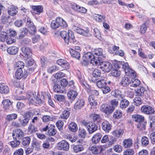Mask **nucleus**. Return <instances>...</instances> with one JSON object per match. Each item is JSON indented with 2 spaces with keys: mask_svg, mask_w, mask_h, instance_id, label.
Returning <instances> with one entry per match:
<instances>
[{
  "mask_svg": "<svg viewBox=\"0 0 155 155\" xmlns=\"http://www.w3.org/2000/svg\"><path fill=\"white\" fill-rule=\"evenodd\" d=\"M61 36L64 39V42L67 44L77 43V41L75 40L73 33L72 32L63 31L60 33Z\"/></svg>",
  "mask_w": 155,
  "mask_h": 155,
  "instance_id": "f257e3e1",
  "label": "nucleus"
},
{
  "mask_svg": "<svg viewBox=\"0 0 155 155\" xmlns=\"http://www.w3.org/2000/svg\"><path fill=\"white\" fill-rule=\"evenodd\" d=\"M91 63L93 65H101L100 68L105 72H109L112 68V65L108 61H103L100 59L95 61H91Z\"/></svg>",
  "mask_w": 155,
  "mask_h": 155,
  "instance_id": "f03ea898",
  "label": "nucleus"
},
{
  "mask_svg": "<svg viewBox=\"0 0 155 155\" xmlns=\"http://www.w3.org/2000/svg\"><path fill=\"white\" fill-rule=\"evenodd\" d=\"M98 60L96 58V56L93 54V53L87 52L84 54L81 63L82 65L87 66L89 64L90 61V63L91 64V61H97Z\"/></svg>",
  "mask_w": 155,
  "mask_h": 155,
  "instance_id": "7ed1b4c3",
  "label": "nucleus"
},
{
  "mask_svg": "<svg viewBox=\"0 0 155 155\" xmlns=\"http://www.w3.org/2000/svg\"><path fill=\"white\" fill-rule=\"evenodd\" d=\"M61 26L64 28H66L68 26L66 22L62 18L60 17H57L55 20H53L51 24V28L55 29Z\"/></svg>",
  "mask_w": 155,
  "mask_h": 155,
  "instance_id": "20e7f679",
  "label": "nucleus"
},
{
  "mask_svg": "<svg viewBox=\"0 0 155 155\" xmlns=\"http://www.w3.org/2000/svg\"><path fill=\"white\" fill-rule=\"evenodd\" d=\"M27 65L28 69L24 71V77L26 78L27 77L34 71L36 67V65L34 59H31L27 61Z\"/></svg>",
  "mask_w": 155,
  "mask_h": 155,
  "instance_id": "39448f33",
  "label": "nucleus"
},
{
  "mask_svg": "<svg viewBox=\"0 0 155 155\" xmlns=\"http://www.w3.org/2000/svg\"><path fill=\"white\" fill-rule=\"evenodd\" d=\"M36 92H28L26 95V97L22 96L20 97L19 100H25L28 99L30 103L35 104L36 101Z\"/></svg>",
  "mask_w": 155,
  "mask_h": 155,
  "instance_id": "423d86ee",
  "label": "nucleus"
},
{
  "mask_svg": "<svg viewBox=\"0 0 155 155\" xmlns=\"http://www.w3.org/2000/svg\"><path fill=\"white\" fill-rule=\"evenodd\" d=\"M128 64V63H125L124 61H117V77L120 75L121 71H124Z\"/></svg>",
  "mask_w": 155,
  "mask_h": 155,
  "instance_id": "0eeeda50",
  "label": "nucleus"
},
{
  "mask_svg": "<svg viewBox=\"0 0 155 155\" xmlns=\"http://www.w3.org/2000/svg\"><path fill=\"white\" fill-rule=\"evenodd\" d=\"M84 125L87 128V130L90 134H92L95 132L97 129V126L92 122H85Z\"/></svg>",
  "mask_w": 155,
  "mask_h": 155,
  "instance_id": "6e6552de",
  "label": "nucleus"
},
{
  "mask_svg": "<svg viewBox=\"0 0 155 155\" xmlns=\"http://www.w3.org/2000/svg\"><path fill=\"white\" fill-rule=\"evenodd\" d=\"M100 109L101 112L107 115L112 113L114 110V108L106 104L102 105L100 107Z\"/></svg>",
  "mask_w": 155,
  "mask_h": 155,
  "instance_id": "1a4fd4ad",
  "label": "nucleus"
},
{
  "mask_svg": "<svg viewBox=\"0 0 155 155\" xmlns=\"http://www.w3.org/2000/svg\"><path fill=\"white\" fill-rule=\"evenodd\" d=\"M12 136L14 140H20L24 136V133L20 129L13 130Z\"/></svg>",
  "mask_w": 155,
  "mask_h": 155,
  "instance_id": "9d476101",
  "label": "nucleus"
},
{
  "mask_svg": "<svg viewBox=\"0 0 155 155\" xmlns=\"http://www.w3.org/2000/svg\"><path fill=\"white\" fill-rule=\"evenodd\" d=\"M84 142L83 140H78L77 141L78 144L73 146V149L74 152L77 153L82 151L84 150V148L82 144Z\"/></svg>",
  "mask_w": 155,
  "mask_h": 155,
  "instance_id": "9b49d317",
  "label": "nucleus"
},
{
  "mask_svg": "<svg viewBox=\"0 0 155 155\" xmlns=\"http://www.w3.org/2000/svg\"><path fill=\"white\" fill-rule=\"evenodd\" d=\"M141 110L143 113L146 114H151L154 112V109L147 105L143 106L141 108Z\"/></svg>",
  "mask_w": 155,
  "mask_h": 155,
  "instance_id": "f8f14e48",
  "label": "nucleus"
},
{
  "mask_svg": "<svg viewBox=\"0 0 155 155\" xmlns=\"http://www.w3.org/2000/svg\"><path fill=\"white\" fill-rule=\"evenodd\" d=\"M58 146L59 150L67 151L69 149V144L67 141L63 140L58 143Z\"/></svg>",
  "mask_w": 155,
  "mask_h": 155,
  "instance_id": "ddd939ff",
  "label": "nucleus"
},
{
  "mask_svg": "<svg viewBox=\"0 0 155 155\" xmlns=\"http://www.w3.org/2000/svg\"><path fill=\"white\" fill-rule=\"evenodd\" d=\"M103 49L99 48L95 49L93 51V54L96 56V58L97 60H102L104 58L103 55Z\"/></svg>",
  "mask_w": 155,
  "mask_h": 155,
  "instance_id": "4468645a",
  "label": "nucleus"
},
{
  "mask_svg": "<svg viewBox=\"0 0 155 155\" xmlns=\"http://www.w3.org/2000/svg\"><path fill=\"white\" fill-rule=\"evenodd\" d=\"M126 75L129 76L130 78H135L136 76V74L135 72L132 69L130 68L128 65L124 70Z\"/></svg>",
  "mask_w": 155,
  "mask_h": 155,
  "instance_id": "2eb2a0df",
  "label": "nucleus"
},
{
  "mask_svg": "<svg viewBox=\"0 0 155 155\" xmlns=\"http://www.w3.org/2000/svg\"><path fill=\"white\" fill-rule=\"evenodd\" d=\"M57 63L64 70L68 69L70 68L69 64L65 60L62 59H59L57 61Z\"/></svg>",
  "mask_w": 155,
  "mask_h": 155,
  "instance_id": "dca6fc26",
  "label": "nucleus"
},
{
  "mask_svg": "<svg viewBox=\"0 0 155 155\" xmlns=\"http://www.w3.org/2000/svg\"><path fill=\"white\" fill-rule=\"evenodd\" d=\"M85 103V101L84 99H78L74 104V108L76 110L81 109L84 107Z\"/></svg>",
  "mask_w": 155,
  "mask_h": 155,
  "instance_id": "f3484780",
  "label": "nucleus"
},
{
  "mask_svg": "<svg viewBox=\"0 0 155 155\" xmlns=\"http://www.w3.org/2000/svg\"><path fill=\"white\" fill-rule=\"evenodd\" d=\"M22 53L24 54L23 56L24 57L28 58L32 55L31 49L28 47H23L21 48Z\"/></svg>",
  "mask_w": 155,
  "mask_h": 155,
  "instance_id": "a211bd4d",
  "label": "nucleus"
},
{
  "mask_svg": "<svg viewBox=\"0 0 155 155\" xmlns=\"http://www.w3.org/2000/svg\"><path fill=\"white\" fill-rule=\"evenodd\" d=\"M36 101L37 103L38 104H44L45 101V98L43 93L41 92H38L37 95L36 97Z\"/></svg>",
  "mask_w": 155,
  "mask_h": 155,
  "instance_id": "6ab92c4d",
  "label": "nucleus"
},
{
  "mask_svg": "<svg viewBox=\"0 0 155 155\" xmlns=\"http://www.w3.org/2000/svg\"><path fill=\"white\" fill-rule=\"evenodd\" d=\"M78 93L76 91L73 89L71 90L68 93L67 96L68 99L71 102L74 100L78 95Z\"/></svg>",
  "mask_w": 155,
  "mask_h": 155,
  "instance_id": "aec40b11",
  "label": "nucleus"
},
{
  "mask_svg": "<svg viewBox=\"0 0 155 155\" xmlns=\"http://www.w3.org/2000/svg\"><path fill=\"white\" fill-rule=\"evenodd\" d=\"M102 128L106 133H108L111 130V125L107 121H105L102 122Z\"/></svg>",
  "mask_w": 155,
  "mask_h": 155,
  "instance_id": "412c9836",
  "label": "nucleus"
},
{
  "mask_svg": "<svg viewBox=\"0 0 155 155\" xmlns=\"http://www.w3.org/2000/svg\"><path fill=\"white\" fill-rule=\"evenodd\" d=\"M32 10L31 12H33L37 14H40L43 12V8L41 5H34L32 6Z\"/></svg>",
  "mask_w": 155,
  "mask_h": 155,
  "instance_id": "4be33fe9",
  "label": "nucleus"
},
{
  "mask_svg": "<svg viewBox=\"0 0 155 155\" xmlns=\"http://www.w3.org/2000/svg\"><path fill=\"white\" fill-rule=\"evenodd\" d=\"M102 137V135L100 133L95 134L92 137L91 140L92 143L94 144H97L99 142Z\"/></svg>",
  "mask_w": 155,
  "mask_h": 155,
  "instance_id": "5701e85b",
  "label": "nucleus"
},
{
  "mask_svg": "<svg viewBox=\"0 0 155 155\" xmlns=\"http://www.w3.org/2000/svg\"><path fill=\"white\" fill-rule=\"evenodd\" d=\"M53 89L54 91L57 93H63L65 92L63 87L61 86V84H58V83H55L53 87Z\"/></svg>",
  "mask_w": 155,
  "mask_h": 155,
  "instance_id": "b1692460",
  "label": "nucleus"
},
{
  "mask_svg": "<svg viewBox=\"0 0 155 155\" xmlns=\"http://www.w3.org/2000/svg\"><path fill=\"white\" fill-rule=\"evenodd\" d=\"M132 118L134 121L139 123L145 121L144 117L139 114H135L133 115Z\"/></svg>",
  "mask_w": 155,
  "mask_h": 155,
  "instance_id": "393cba45",
  "label": "nucleus"
},
{
  "mask_svg": "<svg viewBox=\"0 0 155 155\" xmlns=\"http://www.w3.org/2000/svg\"><path fill=\"white\" fill-rule=\"evenodd\" d=\"M9 91V89L8 86L3 83H0V93L6 94Z\"/></svg>",
  "mask_w": 155,
  "mask_h": 155,
  "instance_id": "a878e982",
  "label": "nucleus"
},
{
  "mask_svg": "<svg viewBox=\"0 0 155 155\" xmlns=\"http://www.w3.org/2000/svg\"><path fill=\"white\" fill-rule=\"evenodd\" d=\"M89 150L91 151L93 154H97L101 153L103 149L100 146H94L90 147Z\"/></svg>",
  "mask_w": 155,
  "mask_h": 155,
  "instance_id": "bb28decb",
  "label": "nucleus"
},
{
  "mask_svg": "<svg viewBox=\"0 0 155 155\" xmlns=\"http://www.w3.org/2000/svg\"><path fill=\"white\" fill-rule=\"evenodd\" d=\"M18 50V48L15 46H13L8 48L7 51L10 54L15 55L17 53Z\"/></svg>",
  "mask_w": 155,
  "mask_h": 155,
  "instance_id": "cd10ccee",
  "label": "nucleus"
},
{
  "mask_svg": "<svg viewBox=\"0 0 155 155\" xmlns=\"http://www.w3.org/2000/svg\"><path fill=\"white\" fill-rule=\"evenodd\" d=\"M18 8L13 6L8 8V14L11 16H14L18 13Z\"/></svg>",
  "mask_w": 155,
  "mask_h": 155,
  "instance_id": "c85d7f7f",
  "label": "nucleus"
},
{
  "mask_svg": "<svg viewBox=\"0 0 155 155\" xmlns=\"http://www.w3.org/2000/svg\"><path fill=\"white\" fill-rule=\"evenodd\" d=\"M55 127L54 125L50 124V126L49 127L47 134L50 136H54L56 134L57 131L55 129Z\"/></svg>",
  "mask_w": 155,
  "mask_h": 155,
  "instance_id": "c756f323",
  "label": "nucleus"
},
{
  "mask_svg": "<svg viewBox=\"0 0 155 155\" xmlns=\"http://www.w3.org/2000/svg\"><path fill=\"white\" fill-rule=\"evenodd\" d=\"M68 127L70 131L73 132H75L78 129L77 124L73 121H72L69 124Z\"/></svg>",
  "mask_w": 155,
  "mask_h": 155,
  "instance_id": "7c9ffc66",
  "label": "nucleus"
},
{
  "mask_svg": "<svg viewBox=\"0 0 155 155\" xmlns=\"http://www.w3.org/2000/svg\"><path fill=\"white\" fill-rule=\"evenodd\" d=\"M145 89L143 87H140L137 90H135V95L136 96L142 97L143 96Z\"/></svg>",
  "mask_w": 155,
  "mask_h": 155,
  "instance_id": "2f4dec72",
  "label": "nucleus"
},
{
  "mask_svg": "<svg viewBox=\"0 0 155 155\" xmlns=\"http://www.w3.org/2000/svg\"><path fill=\"white\" fill-rule=\"evenodd\" d=\"M70 52L71 56L73 57L74 58L78 60L80 59L81 57L79 52L72 49H71L70 50Z\"/></svg>",
  "mask_w": 155,
  "mask_h": 155,
  "instance_id": "473e14b6",
  "label": "nucleus"
},
{
  "mask_svg": "<svg viewBox=\"0 0 155 155\" xmlns=\"http://www.w3.org/2000/svg\"><path fill=\"white\" fill-rule=\"evenodd\" d=\"M15 77L18 79H20L22 77L25 79L26 78L24 77V74H23V71L21 68L17 69L15 74Z\"/></svg>",
  "mask_w": 155,
  "mask_h": 155,
  "instance_id": "72a5a7b5",
  "label": "nucleus"
},
{
  "mask_svg": "<svg viewBox=\"0 0 155 155\" xmlns=\"http://www.w3.org/2000/svg\"><path fill=\"white\" fill-rule=\"evenodd\" d=\"M2 104L3 105V108L5 110L9 109L12 104V103L9 100H4Z\"/></svg>",
  "mask_w": 155,
  "mask_h": 155,
  "instance_id": "f704fd0d",
  "label": "nucleus"
},
{
  "mask_svg": "<svg viewBox=\"0 0 155 155\" xmlns=\"http://www.w3.org/2000/svg\"><path fill=\"white\" fill-rule=\"evenodd\" d=\"M132 144V140L130 138L125 139L123 142V146L126 148L130 147Z\"/></svg>",
  "mask_w": 155,
  "mask_h": 155,
  "instance_id": "c9c22d12",
  "label": "nucleus"
},
{
  "mask_svg": "<svg viewBox=\"0 0 155 155\" xmlns=\"http://www.w3.org/2000/svg\"><path fill=\"white\" fill-rule=\"evenodd\" d=\"M18 117L16 114L13 113L7 115L6 117V120L8 121H11L15 120Z\"/></svg>",
  "mask_w": 155,
  "mask_h": 155,
  "instance_id": "e433bc0d",
  "label": "nucleus"
},
{
  "mask_svg": "<svg viewBox=\"0 0 155 155\" xmlns=\"http://www.w3.org/2000/svg\"><path fill=\"white\" fill-rule=\"evenodd\" d=\"M22 143L24 146L28 147L30 143L31 138L29 137H24L22 139Z\"/></svg>",
  "mask_w": 155,
  "mask_h": 155,
  "instance_id": "4c0bfd02",
  "label": "nucleus"
},
{
  "mask_svg": "<svg viewBox=\"0 0 155 155\" xmlns=\"http://www.w3.org/2000/svg\"><path fill=\"white\" fill-rule=\"evenodd\" d=\"M129 102L127 100L124 99L122 100L120 102V107L121 108H126L129 105Z\"/></svg>",
  "mask_w": 155,
  "mask_h": 155,
  "instance_id": "58836bf2",
  "label": "nucleus"
},
{
  "mask_svg": "<svg viewBox=\"0 0 155 155\" xmlns=\"http://www.w3.org/2000/svg\"><path fill=\"white\" fill-rule=\"evenodd\" d=\"M106 84L107 83L104 79L98 80L97 83V85L99 88L104 87Z\"/></svg>",
  "mask_w": 155,
  "mask_h": 155,
  "instance_id": "ea45409f",
  "label": "nucleus"
},
{
  "mask_svg": "<svg viewBox=\"0 0 155 155\" xmlns=\"http://www.w3.org/2000/svg\"><path fill=\"white\" fill-rule=\"evenodd\" d=\"M140 83V82L139 80L133 79L131 81L130 84L131 86L136 87L139 86Z\"/></svg>",
  "mask_w": 155,
  "mask_h": 155,
  "instance_id": "a19ab883",
  "label": "nucleus"
},
{
  "mask_svg": "<svg viewBox=\"0 0 155 155\" xmlns=\"http://www.w3.org/2000/svg\"><path fill=\"white\" fill-rule=\"evenodd\" d=\"M78 135L79 137L84 138L87 135L86 130L80 128L78 131Z\"/></svg>",
  "mask_w": 155,
  "mask_h": 155,
  "instance_id": "79ce46f5",
  "label": "nucleus"
},
{
  "mask_svg": "<svg viewBox=\"0 0 155 155\" xmlns=\"http://www.w3.org/2000/svg\"><path fill=\"white\" fill-rule=\"evenodd\" d=\"M76 73L77 77L79 80V81L81 84L85 81L84 76L81 75V72L79 71H77Z\"/></svg>",
  "mask_w": 155,
  "mask_h": 155,
  "instance_id": "37998d69",
  "label": "nucleus"
},
{
  "mask_svg": "<svg viewBox=\"0 0 155 155\" xmlns=\"http://www.w3.org/2000/svg\"><path fill=\"white\" fill-rule=\"evenodd\" d=\"M146 121L139 123L137 125V128L140 130H145L146 129Z\"/></svg>",
  "mask_w": 155,
  "mask_h": 155,
  "instance_id": "c03bdc74",
  "label": "nucleus"
},
{
  "mask_svg": "<svg viewBox=\"0 0 155 155\" xmlns=\"http://www.w3.org/2000/svg\"><path fill=\"white\" fill-rule=\"evenodd\" d=\"M130 83V80L127 77H124L120 82V84L123 86H127Z\"/></svg>",
  "mask_w": 155,
  "mask_h": 155,
  "instance_id": "a18cd8bd",
  "label": "nucleus"
},
{
  "mask_svg": "<svg viewBox=\"0 0 155 155\" xmlns=\"http://www.w3.org/2000/svg\"><path fill=\"white\" fill-rule=\"evenodd\" d=\"M88 101L91 106H96L97 104V102L94 99L92 95H89L88 99Z\"/></svg>",
  "mask_w": 155,
  "mask_h": 155,
  "instance_id": "49530a36",
  "label": "nucleus"
},
{
  "mask_svg": "<svg viewBox=\"0 0 155 155\" xmlns=\"http://www.w3.org/2000/svg\"><path fill=\"white\" fill-rule=\"evenodd\" d=\"M65 74L61 72H59L56 73L54 75V78L56 79L54 80V81L57 82V80L60 79L62 78L65 76Z\"/></svg>",
  "mask_w": 155,
  "mask_h": 155,
  "instance_id": "de8ad7c7",
  "label": "nucleus"
},
{
  "mask_svg": "<svg viewBox=\"0 0 155 155\" xmlns=\"http://www.w3.org/2000/svg\"><path fill=\"white\" fill-rule=\"evenodd\" d=\"M32 116L33 111L31 110H29L25 112L24 117L27 118L30 120Z\"/></svg>",
  "mask_w": 155,
  "mask_h": 155,
  "instance_id": "09e8293b",
  "label": "nucleus"
},
{
  "mask_svg": "<svg viewBox=\"0 0 155 155\" xmlns=\"http://www.w3.org/2000/svg\"><path fill=\"white\" fill-rule=\"evenodd\" d=\"M28 32L27 29L26 28H23L21 30V34L19 35L20 38H22L23 37L26 36Z\"/></svg>",
  "mask_w": 155,
  "mask_h": 155,
  "instance_id": "8fccbe9b",
  "label": "nucleus"
},
{
  "mask_svg": "<svg viewBox=\"0 0 155 155\" xmlns=\"http://www.w3.org/2000/svg\"><path fill=\"white\" fill-rule=\"evenodd\" d=\"M101 74L100 70L97 69H95L93 72L92 75L94 78H97L100 77Z\"/></svg>",
  "mask_w": 155,
  "mask_h": 155,
  "instance_id": "3c124183",
  "label": "nucleus"
},
{
  "mask_svg": "<svg viewBox=\"0 0 155 155\" xmlns=\"http://www.w3.org/2000/svg\"><path fill=\"white\" fill-rule=\"evenodd\" d=\"M141 143L143 146H147L149 143L148 138L146 137L143 136L142 138Z\"/></svg>",
  "mask_w": 155,
  "mask_h": 155,
  "instance_id": "603ef678",
  "label": "nucleus"
},
{
  "mask_svg": "<svg viewBox=\"0 0 155 155\" xmlns=\"http://www.w3.org/2000/svg\"><path fill=\"white\" fill-rule=\"evenodd\" d=\"M7 33L5 32H2L0 33V40L2 42H4L7 39Z\"/></svg>",
  "mask_w": 155,
  "mask_h": 155,
  "instance_id": "864d4df0",
  "label": "nucleus"
},
{
  "mask_svg": "<svg viewBox=\"0 0 155 155\" xmlns=\"http://www.w3.org/2000/svg\"><path fill=\"white\" fill-rule=\"evenodd\" d=\"M41 146V143L37 141L36 140H33L32 142V146L37 149H39Z\"/></svg>",
  "mask_w": 155,
  "mask_h": 155,
  "instance_id": "5fc2aeb1",
  "label": "nucleus"
},
{
  "mask_svg": "<svg viewBox=\"0 0 155 155\" xmlns=\"http://www.w3.org/2000/svg\"><path fill=\"white\" fill-rule=\"evenodd\" d=\"M150 127L153 130H155V116H152L150 120Z\"/></svg>",
  "mask_w": 155,
  "mask_h": 155,
  "instance_id": "6e6d98bb",
  "label": "nucleus"
},
{
  "mask_svg": "<svg viewBox=\"0 0 155 155\" xmlns=\"http://www.w3.org/2000/svg\"><path fill=\"white\" fill-rule=\"evenodd\" d=\"M53 118L51 117L49 115H44L42 117V120L44 122H47L50 120H53Z\"/></svg>",
  "mask_w": 155,
  "mask_h": 155,
  "instance_id": "4d7b16f0",
  "label": "nucleus"
},
{
  "mask_svg": "<svg viewBox=\"0 0 155 155\" xmlns=\"http://www.w3.org/2000/svg\"><path fill=\"white\" fill-rule=\"evenodd\" d=\"M58 67L55 65H53L49 67L48 69V71L50 73H52L59 70Z\"/></svg>",
  "mask_w": 155,
  "mask_h": 155,
  "instance_id": "13d9d810",
  "label": "nucleus"
},
{
  "mask_svg": "<svg viewBox=\"0 0 155 155\" xmlns=\"http://www.w3.org/2000/svg\"><path fill=\"white\" fill-rule=\"evenodd\" d=\"M70 115V112L69 110H65L62 112L61 116V118L67 119L69 117Z\"/></svg>",
  "mask_w": 155,
  "mask_h": 155,
  "instance_id": "bf43d9fd",
  "label": "nucleus"
},
{
  "mask_svg": "<svg viewBox=\"0 0 155 155\" xmlns=\"http://www.w3.org/2000/svg\"><path fill=\"white\" fill-rule=\"evenodd\" d=\"M101 118L99 114H95L93 117V121L94 122L99 123L101 121Z\"/></svg>",
  "mask_w": 155,
  "mask_h": 155,
  "instance_id": "052dcab7",
  "label": "nucleus"
},
{
  "mask_svg": "<svg viewBox=\"0 0 155 155\" xmlns=\"http://www.w3.org/2000/svg\"><path fill=\"white\" fill-rule=\"evenodd\" d=\"M25 66L24 63L22 61H18L16 62L15 65V68H21V69L24 68Z\"/></svg>",
  "mask_w": 155,
  "mask_h": 155,
  "instance_id": "680f3d73",
  "label": "nucleus"
},
{
  "mask_svg": "<svg viewBox=\"0 0 155 155\" xmlns=\"http://www.w3.org/2000/svg\"><path fill=\"white\" fill-rule=\"evenodd\" d=\"M81 84L83 87H85L86 91L88 93L92 89L91 88L90 86L85 81L82 83Z\"/></svg>",
  "mask_w": 155,
  "mask_h": 155,
  "instance_id": "e2e57ef3",
  "label": "nucleus"
},
{
  "mask_svg": "<svg viewBox=\"0 0 155 155\" xmlns=\"http://www.w3.org/2000/svg\"><path fill=\"white\" fill-rule=\"evenodd\" d=\"M61 86L63 87L64 90H65V87L67 86L68 84V82L67 80L65 79H63L61 80L60 82Z\"/></svg>",
  "mask_w": 155,
  "mask_h": 155,
  "instance_id": "0e129e2a",
  "label": "nucleus"
},
{
  "mask_svg": "<svg viewBox=\"0 0 155 155\" xmlns=\"http://www.w3.org/2000/svg\"><path fill=\"white\" fill-rule=\"evenodd\" d=\"M20 143V141L18 140H14L10 142V144L12 147H15L19 146Z\"/></svg>",
  "mask_w": 155,
  "mask_h": 155,
  "instance_id": "69168bd1",
  "label": "nucleus"
},
{
  "mask_svg": "<svg viewBox=\"0 0 155 155\" xmlns=\"http://www.w3.org/2000/svg\"><path fill=\"white\" fill-rule=\"evenodd\" d=\"M25 106V104L20 101L18 102L16 104V108L18 110H21Z\"/></svg>",
  "mask_w": 155,
  "mask_h": 155,
  "instance_id": "338daca9",
  "label": "nucleus"
},
{
  "mask_svg": "<svg viewBox=\"0 0 155 155\" xmlns=\"http://www.w3.org/2000/svg\"><path fill=\"white\" fill-rule=\"evenodd\" d=\"M134 153V150L133 149H129L124 152L123 155H133Z\"/></svg>",
  "mask_w": 155,
  "mask_h": 155,
  "instance_id": "774afa93",
  "label": "nucleus"
}]
</instances>
